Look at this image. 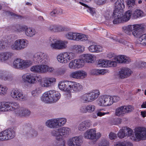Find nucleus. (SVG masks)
<instances>
[{
  "mask_svg": "<svg viewBox=\"0 0 146 146\" xmlns=\"http://www.w3.org/2000/svg\"><path fill=\"white\" fill-rule=\"evenodd\" d=\"M28 60L31 61V63L29 64H47L49 61L48 55L41 52L36 53L33 55V58Z\"/></svg>",
  "mask_w": 146,
  "mask_h": 146,
  "instance_id": "nucleus-4",
  "label": "nucleus"
},
{
  "mask_svg": "<svg viewBox=\"0 0 146 146\" xmlns=\"http://www.w3.org/2000/svg\"><path fill=\"white\" fill-rule=\"evenodd\" d=\"M111 60H108L107 59H101L98 60V64H111Z\"/></svg>",
  "mask_w": 146,
  "mask_h": 146,
  "instance_id": "nucleus-51",
  "label": "nucleus"
},
{
  "mask_svg": "<svg viewBox=\"0 0 146 146\" xmlns=\"http://www.w3.org/2000/svg\"><path fill=\"white\" fill-rule=\"evenodd\" d=\"M107 58L110 59H114L111 60V63H128L131 61V60L128 57L124 55H120L115 56L113 53H110L107 55Z\"/></svg>",
  "mask_w": 146,
  "mask_h": 146,
  "instance_id": "nucleus-5",
  "label": "nucleus"
},
{
  "mask_svg": "<svg viewBox=\"0 0 146 146\" xmlns=\"http://www.w3.org/2000/svg\"><path fill=\"white\" fill-rule=\"evenodd\" d=\"M11 66L15 69L23 70L26 69L29 66L28 64H11Z\"/></svg>",
  "mask_w": 146,
  "mask_h": 146,
  "instance_id": "nucleus-40",
  "label": "nucleus"
},
{
  "mask_svg": "<svg viewBox=\"0 0 146 146\" xmlns=\"http://www.w3.org/2000/svg\"><path fill=\"white\" fill-rule=\"evenodd\" d=\"M133 109V107L131 105L127 106H122L116 109L115 114L117 116H124L126 113L131 112Z\"/></svg>",
  "mask_w": 146,
  "mask_h": 146,
  "instance_id": "nucleus-15",
  "label": "nucleus"
},
{
  "mask_svg": "<svg viewBox=\"0 0 146 146\" xmlns=\"http://www.w3.org/2000/svg\"><path fill=\"white\" fill-rule=\"evenodd\" d=\"M82 89V86L80 84L74 82L73 92H79L81 91Z\"/></svg>",
  "mask_w": 146,
  "mask_h": 146,
  "instance_id": "nucleus-44",
  "label": "nucleus"
},
{
  "mask_svg": "<svg viewBox=\"0 0 146 146\" xmlns=\"http://www.w3.org/2000/svg\"><path fill=\"white\" fill-rule=\"evenodd\" d=\"M6 109H8L10 111H15L19 108V104L15 102H5Z\"/></svg>",
  "mask_w": 146,
  "mask_h": 146,
  "instance_id": "nucleus-21",
  "label": "nucleus"
},
{
  "mask_svg": "<svg viewBox=\"0 0 146 146\" xmlns=\"http://www.w3.org/2000/svg\"><path fill=\"white\" fill-rule=\"evenodd\" d=\"M134 25H128L122 27L123 31L127 35H130L134 27Z\"/></svg>",
  "mask_w": 146,
  "mask_h": 146,
  "instance_id": "nucleus-36",
  "label": "nucleus"
},
{
  "mask_svg": "<svg viewBox=\"0 0 146 146\" xmlns=\"http://www.w3.org/2000/svg\"><path fill=\"white\" fill-rule=\"evenodd\" d=\"M87 112L91 113L94 112L95 110L96 107L92 104H88L87 106Z\"/></svg>",
  "mask_w": 146,
  "mask_h": 146,
  "instance_id": "nucleus-50",
  "label": "nucleus"
},
{
  "mask_svg": "<svg viewBox=\"0 0 146 146\" xmlns=\"http://www.w3.org/2000/svg\"><path fill=\"white\" fill-rule=\"evenodd\" d=\"M134 27L132 34L135 36L137 37L143 33L144 28L139 25H134Z\"/></svg>",
  "mask_w": 146,
  "mask_h": 146,
  "instance_id": "nucleus-22",
  "label": "nucleus"
},
{
  "mask_svg": "<svg viewBox=\"0 0 146 146\" xmlns=\"http://www.w3.org/2000/svg\"><path fill=\"white\" fill-rule=\"evenodd\" d=\"M24 110V108L19 107L18 110L15 111V113L16 115L18 116L23 117V111Z\"/></svg>",
  "mask_w": 146,
  "mask_h": 146,
  "instance_id": "nucleus-47",
  "label": "nucleus"
},
{
  "mask_svg": "<svg viewBox=\"0 0 146 146\" xmlns=\"http://www.w3.org/2000/svg\"><path fill=\"white\" fill-rule=\"evenodd\" d=\"M76 35L75 37V40L85 41L88 40L87 35L76 33Z\"/></svg>",
  "mask_w": 146,
  "mask_h": 146,
  "instance_id": "nucleus-33",
  "label": "nucleus"
},
{
  "mask_svg": "<svg viewBox=\"0 0 146 146\" xmlns=\"http://www.w3.org/2000/svg\"><path fill=\"white\" fill-rule=\"evenodd\" d=\"M10 95L11 97L15 100L23 101L27 100V95L24 94L21 90L17 89L12 90Z\"/></svg>",
  "mask_w": 146,
  "mask_h": 146,
  "instance_id": "nucleus-12",
  "label": "nucleus"
},
{
  "mask_svg": "<svg viewBox=\"0 0 146 146\" xmlns=\"http://www.w3.org/2000/svg\"><path fill=\"white\" fill-rule=\"evenodd\" d=\"M144 16V13L143 11L139 9H136L132 14V17L134 19L141 17Z\"/></svg>",
  "mask_w": 146,
  "mask_h": 146,
  "instance_id": "nucleus-35",
  "label": "nucleus"
},
{
  "mask_svg": "<svg viewBox=\"0 0 146 146\" xmlns=\"http://www.w3.org/2000/svg\"><path fill=\"white\" fill-rule=\"evenodd\" d=\"M16 135L15 131L12 128H8L0 133V141L8 140L14 138Z\"/></svg>",
  "mask_w": 146,
  "mask_h": 146,
  "instance_id": "nucleus-7",
  "label": "nucleus"
},
{
  "mask_svg": "<svg viewBox=\"0 0 146 146\" xmlns=\"http://www.w3.org/2000/svg\"><path fill=\"white\" fill-rule=\"evenodd\" d=\"M138 42L143 45H146V34L141 36L138 38Z\"/></svg>",
  "mask_w": 146,
  "mask_h": 146,
  "instance_id": "nucleus-45",
  "label": "nucleus"
},
{
  "mask_svg": "<svg viewBox=\"0 0 146 146\" xmlns=\"http://www.w3.org/2000/svg\"><path fill=\"white\" fill-rule=\"evenodd\" d=\"M133 72L129 68L123 67L121 68L119 72L118 76L121 79L126 78L130 76Z\"/></svg>",
  "mask_w": 146,
  "mask_h": 146,
  "instance_id": "nucleus-18",
  "label": "nucleus"
},
{
  "mask_svg": "<svg viewBox=\"0 0 146 146\" xmlns=\"http://www.w3.org/2000/svg\"><path fill=\"white\" fill-rule=\"evenodd\" d=\"M74 83V82L70 81H61L58 84V86L61 90L73 92Z\"/></svg>",
  "mask_w": 146,
  "mask_h": 146,
  "instance_id": "nucleus-9",
  "label": "nucleus"
},
{
  "mask_svg": "<svg viewBox=\"0 0 146 146\" xmlns=\"http://www.w3.org/2000/svg\"><path fill=\"white\" fill-rule=\"evenodd\" d=\"M51 135L55 137L56 140L60 141L62 139V136L60 133V128L52 130L51 131Z\"/></svg>",
  "mask_w": 146,
  "mask_h": 146,
  "instance_id": "nucleus-31",
  "label": "nucleus"
},
{
  "mask_svg": "<svg viewBox=\"0 0 146 146\" xmlns=\"http://www.w3.org/2000/svg\"><path fill=\"white\" fill-rule=\"evenodd\" d=\"M7 60L4 52L0 53V61L2 62H4Z\"/></svg>",
  "mask_w": 146,
  "mask_h": 146,
  "instance_id": "nucleus-61",
  "label": "nucleus"
},
{
  "mask_svg": "<svg viewBox=\"0 0 146 146\" xmlns=\"http://www.w3.org/2000/svg\"><path fill=\"white\" fill-rule=\"evenodd\" d=\"M124 129H123V127L122 129H120L119 131L117 133L118 137L121 139L124 138L126 136L125 133H124Z\"/></svg>",
  "mask_w": 146,
  "mask_h": 146,
  "instance_id": "nucleus-55",
  "label": "nucleus"
},
{
  "mask_svg": "<svg viewBox=\"0 0 146 146\" xmlns=\"http://www.w3.org/2000/svg\"><path fill=\"white\" fill-rule=\"evenodd\" d=\"M28 44V41L26 39H18L14 42L11 47L13 50H20L26 47Z\"/></svg>",
  "mask_w": 146,
  "mask_h": 146,
  "instance_id": "nucleus-11",
  "label": "nucleus"
},
{
  "mask_svg": "<svg viewBox=\"0 0 146 146\" xmlns=\"http://www.w3.org/2000/svg\"><path fill=\"white\" fill-rule=\"evenodd\" d=\"M101 136V134L100 133H96L95 129H88L84 134V136L85 138L92 140H97Z\"/></svg>",
  "mask_w": 146,
  "mask_h": 146,
  "instance_id": "nucleus-14",
  "label": "nucleus"
},
{
  "mask_svg": "<svg viewBox=\"0 0 146 146\" xmlns=\"http://www.w3.org/2000/svg\"><path fill=\"white\" fill-rule=\"evenodd\" d=\"M79 3L82 5L88 8L87 10V11L88 12L90 13L91 15H93L94 14H95L96 13L95 11V8L90 7H89L88 5L82 2H80Z\"/></svg>",
  "mask_w": 146,
  "mask_h": 146,
  "instance_id": "nucleus-43",
  "label": "nucleus"
},
{
  "mask_svg": "<svg viewBox=\"0 0 146 146\" xmlns=\"http://www.w3.org/2000/svg\"><path fill=\"white\" fill-rule=\"evenodd\" d=\"M91 125L90 121L85 120L79 123L78 127V129L81 131H84L89 128Z\"/></svg>",
  "mask_w": 146,
  "mask_h": 146,
  "instance_id": "nucleus-25",
  "label": "nucleus"
},
{
  "mask_svg": "<svg viewBox=\"0 0 146 146\" xmlns=\"http://www.w3.org/2000/svg\"><path fill=\"white\" fill-rule=\"evenodd\" d=\"M38 133L36 131L31 129L28 130L25 133V135L28 138H31L36 137Z\"/></svg>",
  "mask_w": 146,
  "mask_h": 146,
  "instance_id": "nucleus-37",
  "label": "nucleus"
},
{
  "mask_svg": "<svg viewBox=\"0 0 146 146\" xmlns=\"http://www.w3.org/2000/svg\"><path fill=\"white\" fill-rule=\"evenodd\" d=\"M5 105V102H0V111H5L8 110L6 109Z\"/></svg>",
  "mask_w": 146,
  "mask_h": 146,
  "instance_id": "nucleus-58",
  "label": "nucleus"
},
{
  "mask_svg": "<svg viewBox=\"0 0 146 146\" xmlns=\"http://www.w3.org/2000/svg\"><path fill=\"white\" fill-rule=\"evenodd\" d=\"M13 38L11 35L3 38L0 41V50L6 49L9 46V43L13 41Z\"/></svg>",
  "mask_w": 146,
  "mask_h": 146,
  "instance_id": "nucleus-17",
  "label": "nucleus"
},
{
  "mask_svg": "<svg viewBox=\"0 0 146 146\" xmlns=\"http://www.w3.org/2000/svg\"><path fill=\"white\" fill-rule=\"evenodd\" d=\"M76 35V33L70 32L66 35V36L69 39L74 40Z\"/></svg>",
  "mask_w": 146,
  "mask_h": 146,
  "instance_id": "nucleus-48",
  "label": "nucleus"
},
{
  "mask_svg": "<svg viewBox=\"0 0 146 146\" xmlns=\"http://www.w3.org/2000/svg\"><path fill=\"white\" fill-rule=\"evenodd\" d=\"M79 79L84 78L87 76V73L83 70L78 71Z\"/></svg>",
  "mask_w": 146,
  "mask_h": 146,
  "instance_id": "nucleus-52",
  "label": "nucleus"
},
{
  "mask_svg": "<svg viewBox=\"0 0 146 146\" xmlns=\"http://www.w3.org/2000/svg\"><path fill=\"white\" fill-rule=\"evenodd\" d=\"M88 93L84 94L80 97L81 101L84 103H87L91 102Z\"/></svg>",
  "mask_w": 146,
  "mask_h": 146,
  "instance_id": "nucleus-41",
  "label": "nucleus"
},
{
  "mask_svg": "<svg viewBox=\"0 0 146 146\" xmlns=\"http://www.w3.org/2000/svg\"><path fill=\"white\" fill-rule=\"evenodd\" d=\"M59 128L62 138L68 137L71 131L70 128L68 127H62Z\"/></svg>",
  "mask_w": 146,
  "mask_h": 146,
  "instance_id": "nucleus-29",
  "label": "nucleus"
},
{
  "mask_svg": "<svg viewBox=\"0 0 146 146\" xmlns=\"http://www.w3.org/2000/svg\"><path fill=\"white\" fill-rule=\"evenodd\" d=\"M45 125L51 129H56L58 127L57 120L56 118L47 120L45 123Z\"/></svg>",
  "mask_w": 146,
  "mask_h": 146,
  "instance_id": "nucleus-26",
  "label": "nucleus"
},
{
  "mask_svg": "<svg viewBox=\"0 0 146 146\" xmlns=\"http://www.w3.org/2000/svg\"><path fill=\"white\" fill-rule=\"evenodd\" d=\"M23 117L29 116L31 114V111L28 109L24 108Z\"/></svg>",
  "mask_w": 146,
  "mask_h": 146,
  "instance_id": "nucleus-62",
  "label": "nucleus"
},
{
  "mask_svg": "<svg viewBox=\"0 0 146 146\" xmlns=\"http://www.w3.org/2000/svg\"><path fill=\"white\" fill-rule=\"evenodd\" d=\"M94 62V55L91 54H83L81 59H78L71 61L69 64H81L87 63H93Z\"/></svg>",
  "mask_w": 146,
  "mask_h": 146,
  "instance_id": "nucleus-6",
  "label": "nucleus"
},
{
  "mask_svg": "<svg viewBox=\"0 0 146 146\" xmlns=\"http://www.w3.org/2000/svg\"><path fill=\"white\" fill-rule=\"evenodd\" d=\"M41 92V88L40 87L37 88L36 89L32 92L31 93L33 96H36Z\"/></svg>",
  "mask_w": 146,
  "mask_h": 146,
  "instance_id": "nucleus-54",
  "label": "nucleus"
},
{
  "mask_svg": "<svg viewBox=\"0 0 146 146\" xmlns=\"http://www.w3.org/2000/svg\"><path fill=\"white\" fill-rule=\"evenodd\" d=\"M48 82L47 79L46 78L44 79L43 81L41 83V85L42 87H48L50 86Z\"/></svg>",
  "mask_w": 146,
  "mask_h": 146,
  "instance_id": "nucleus-59",
  "label": "nucleus"
},
{
  "mask_svg": "<svg viewBox=\"0 0 146 146\" xmlns=\"http://www.w3.org/2000/svg\"><path fill=\"white\" fill-rule=\"evenodd\" d=\"M50 41V46L52 49L62 50L66 47L67 42L57 40L51 38Z\"/></svg>",
  "mask_w": 146,
  "mask_h": 146,
  "instance_id": "nucleus-8",
  "label": "nucleus"
},
{
  "mask_svg": "<svg viewBox=\"0 0 146 146\" xmlns=\"http://www.w3.org/2000/svg\"><path fill=\"white\" fill-rule=\"evenodd\" d=\"M108 72H109L108 70L104 69H94L91 70L90 71L91 75L95 76L104 75Z\"/></svg>",
  "mask_w": 146,
  "mask_h": 146,
  "instance_id": "nucleus-27",
  "label": "nucleus"
},
{
  "mask_svg": "<svg viewBox=\"0 0 146 146\" xmlns=\"http://www.w3.org/2000/svg\"><path fill=\"white\" fill-rule=\"evenodd\" d=\"M37 32L36 30L32 27H28L25 31V34L27 36L32 37L34 36Z\"/></svg>",
  "mask_w": 146,
  "mask_h": 146,
  "instance_id": "nucleus-32",
  "label": "nucleus"
},
{
  "mask_svg": "<svg viewBox=\"0 0 146 146\" xmlns=\"http://www.w3.org/2000/svg\"><path fill=\"white\" fill-rule=\"evenodd\" d=\"M29 63H31V60H24L20 58H16L14 60L13 64H29Z\"/></svg>",
  "mask_w": 146,
  "mask_h": 146,
  "instance_id": "nucleus-39",
  "label": "nucleus"
},
{
  "mask_svg": "<svg viewBox=\"0 0 146 146\" xmlns=\"http://www.w3.org/2000/svg\"><path fill=\"white\" fill-rule=\"evenodd\" d=\"M88 48L89 51L91 52H98L102 51V47L100 45H91Z\"/></svg>",
  "mask_w": 146,
  "mask_h": 146,
  "instance_id": "nucleus-30",
  "label": "nucleus"
},
{
  "mask_svg": "<svg viewBox=\"0 0 146 146\" xmlns=\"http://www.w3.org/2000/svg\"><path fill=\"white\" fill-rule=\"evenodd\" d=\"M0 78L4 81H11L13 80V77L11 74H8L5 71L0 70Z\"/></svg>",
  "mask_w": 146,
  "mask_h": 146,
  "instance_id": "nucleus-23",
  "label": "nucleus"
},
{
  "mask_svg": "<svg viewBox=\"0 0 146 146\" xmlns=\"http://www.w3.org/2000/svg\"><path fill=\"white\" fill-rule=\"evenodd\" d=\"M5 13L7 15L12 16L13 17L16 19H20L22 17L20 15H18L13 13L10 12L9 11H6Z\"/></svg>",
  "mask_w": 146,
  "mask_h": 146,
  "instance_id": "nucleus-53",
  "label": "nucleus"
},
{
  "mask_svg": "<svg viewBox=\"0 0 146 146\" xmlns=\"http://www.w3.org/2000/svg\"><path fill=\"white\" fill-rule=\"evenodd\" d=\"M70 77L74 78L79 79L78 71L72 72L70 74Z\"/></svg>",
  "mask_w": 146,
  "mask_h": 146,
  "instance_id": "nucleus-63",
  "label": "nucleus"
},
{
  "mask_svg": "<svg viewBox=\"0 0 146 146\" xmlns=\"http://www.w3.org/2000/svg\"><path fill=\"white\" fill-rule=\"evenodd\" d=\"M27 28V27L26 25H17L15 27H13V29L15 31L19 32L24 31L25 33Z\"/></svg>",
  "mask_w": 146,
  "mask_h": 146,
  "instance_id": "nucleus-34",
  "label": "nucleus"
},
{
  "mask_svg": "<svg viewBox=\"0 0 146 146\" xmlns=\"http://www.w3.org/2000/svg\"><path fill=\"white\" fill-rule=\"evenodd\" d=\"M111 96L104 95L100 96L97 100L98 104L100 106H108L112 104L111 101Z\"/></svg>",
  "mask_w": 146,
  "mask_h": 146,
  "instance_id": "nucleus-13",
  "label": "nucleus"
},
{
  "mask_svg": "<svg viewBox=\"0 0 146 146\" xmlns=\"http://www.w3.org/2000/svg\"><path fill=\"white\" fill-rule=\"evenodd\" d=\"M60 94L57 91L50 90L45 92L41 97V100L45 103H54L60 98Z\"/></svg>",
  "mask_w": 146,
  "mask_h": 146,
  "instance_id": "nucleus-3",
  "label": "nucleus"
},
{
  "mask_svg": "<svg viewBox=\"0 0 146 146\" xmlns=\"http://www.w3.org/2000/svg\"><path fill=\"white\" fill-rule=\"evenodd\" d=\"M72 53L68 54L66 52L62 54H60L57 56V59L58 61L62 63H66L69 62L70 60L72 58L71 57Z\"/></svg>",
  "mask_w": 146,
  "mask_h": 146,
  "instance_id": "nucleus-16",
  "label": "nucleus"
},
{
  "mask_svg": "<svg viewBox=\"0 0 146 146\" xmlns=\"http://www.w3.org/2000/svg\"><path fill=\"white\" fill-rule=\"evenodd\" d=\"M34 75L33 74L27 73L23 74L22 76L23 81L25 82H27L30 84H33L35 82Z\"/></svg>",
  "mask_w": 146,
  "mask_h": 146,
  "instance_id": "nucleus-19",
  "label": "nucleus"
},
{
  "mask_svg": "<svg viewBox=\"0 0 146 146\" xmlns=\"http://www.w3.org/2000/svg\"><path fill=\"white\" fill-rule=\"evenodd\" d=\"M123 0H117L115 3V9L113 11L112 17L114 18V24L124 22L121 15L123 14V9L125 7Z\"/></svg>",
  "mask_w": 146,
  "mask_h": 146,
  "instance_id": "nucleus-2",
  "label": "nucleus"
},
{
  "mask_svg": "<svg viewBox=\"0 0 146 146\" xmlns=\"http://www.w3.org/2000/svg\"><path fill=\"white\" fill-rule=\"evenodd\" d=\"M127 4L128 7L131 8L134 7L135 5V0H128L127 1Z\"/></svg>",
  "mask_w": 146,
  "mask_h": 146,
  "instance_id": "nucleus-56",
  "label": "nucleus"
},
{
  "mask_svg": "<svg viewBox=\"0 0 146 146\" xmlns=\"http://www.w3.org/2000/svg\"><path fill=\"white\" fill-rule=\"evenodd\" d=\"M107 0H95L96 4L98 5H102L106 3Z\"/></svg>",
  "mask_w": 146,
  "mask_h": 146,
  "instance_id": "nucleus-64",
  "label": "nucleus"
},
{
  "mask_svg": "<svg viewBox=\"0 0 146 146\" xmlns=\"http://www.w3.org/2000/svg\"><path fill=\"white\" fill-rule=\"evenodd\" d=\"M83 66L84 64H68V67L71 69L76 70Z\"/></svg>",
  "mask_w": 146,
  "mask_h": 146,
  "instance_id": "nucleus-49",
  "label": "nucleus"
},
{
  "mask_svg": "<svg viewBox=\"0 0 146 146\" xmlns=\"http://www.w3.org/2000/svg\"><path fill=\"white\" fill-rule=\"evenodd\" d=\"M109 142L107 139L102 140L99 143V146H109Z\"/></svg>",
  "mask_w": 146,
  "mask_h": 146,
  "instance_id": "nucleus-57",
  "label": "nucleus"
},
{
  "mask_svg": "<svg viewBox=\"0 0 146 146\" xmlns=\"http://www.w3.org/2000/svg\"><path fill=\"white\" fill-rule=\"evenodd\" d=\"M80 142V137L79 136H76L70 139L67 143L69 146H79Z\"/></svg>",
  "mask_w": 146,
  "mask_h": 146,
  "instance_id": "nucleus-20",
  "label": "nucleus"
},
{
  "mask_svg": "<svg viewBox=\"0 0 146 146\" xmlns=\"http://www.w3.org/2000/svg\"><path fill=\"white\" fill-rule=\"evenodd\" d=\"M124 132L126 136H130L131 139L133 141L146 139V128L143 127L136 128L133 132V130L127 127H123Z\"/></svg>",
  "mask_w": 146,
  "mask_h": 146,
  "instance_id": "nucleus-1",
  "label": "nucleus"
},
{
  "mask_svg": "<svg viewBox=\"0 0 146 146\" xmlns=\"http://www.w3.org/2000/svg\"><path fill=\"white\" fill-rule=\"evenodd\" d=\"M54 68L49 67L46 64H41L33 66L31 68V70L33 72L44 73L47 72H52Z\"/></svg>",
  "mask_w": 146,
  "mask_h": 146,
  "instance_id": "nucleus-10",
  "label": "nucleus"
},
{
  "mask_svg": "<svg viewBox=\"0 0 146 146\" xmlns=\"http://www.w3.org/2000/svg\"><path fill=\"white\" fill-rule=\"evenodd\" d=\"M90 98V100L93 102L98 97L100 94V93L98 90H94L88 93Z\"/></svg>",
  "mask_w": 146,
  "mask_h": 146,
  "instance_id": "nucleus-28",
  "label": "nucleus"
},
{
  "mask_svg": "<svg viewBox=\"0 0 146 146\" xmlns=\"http://www.w3.org/2000/svg\"><path fill=\"white\" fill-rule=\"evenodd\" d=\"M57 120L58 127L63 126L66 122V119L64 118H56Z\"/></svg>",
  "mask_w": 146,
  "mask_h": 146,
  "instance_id": "nucleus-42",
  "label": "nucleus"
},
{
  "mask_svg": "<svg viewBox=\"0 0 146 146\" xmlns=\"http://www.w3.org/2000/svg\"><path fill=\"white\" fill-rule=\"evenodd\" d=\"M132 11L128 10L125 13L124 15L122 17L124 22L128 21L130 18L131 15H132Z\"/></svg>",
  "mask_w": 146,
  "mask_h": 146,
  "instance_id": "nucleus-38",
  "label": "nucleus"
},
{
  "mask_svg": "<svg viewBox=\"0 0 146 146\" xmlns=\"http://www.w3.org/2000/svg\"><path fill=\"white\" fill-rule=\"evenodd\" d=\"M47 28L48 31L54 32L63 31L66 29L64 27L55 24L51 25Z\"/></svg>",
  "mask_w": 146,
  "mask_h": 146,
  "instance_id": "nucleus-24",
  "label": "nucleus"
},
{
  "mask_svg": "<svg viewBox=\"0 0 146 146\" xmlns=\"http://www.w3.org/2000/svg\"><path fill=\"white\" fill-rule=\"evenodd\" d=\"M4 52L7 60H8L10 58H11L13 55V53L11 52Z\"/></svg>",
  "mask_w": 146,
  "mask_h": 146,
  "instance_id": "nucleus-60",
  "label": "nucleus"
},
{
  "mask_svg": "<svg viewBox=\"0 0 146 146\" xmlns=\"http://www.w3.org/2000/svg\"><path fill=\"white\" fill-rule=\"evenodd\" d=\"M8 88L5 86L0 84V95H5L7 93Z\"/></svg>",
  "mask_w": 146,
  "mask_h": 146,
  "instance_id": "nucleus-46",
  "label": "nucleus"
}]
</instances>
